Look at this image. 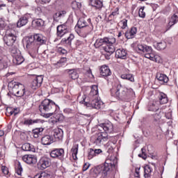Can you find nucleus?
I'll list each match as a JSON object with an SVG mask.
<instances>
[{
  "label": "nucleus",
  "instance_id": "1",
  "mask_svg": "<svg viewBox=\"0 0 178 178\" xmlns=\"http://www.w3.org/2000/svg\"><path fill=\"white\" fill-rule=\"evenodd\" d=\"M118 163V159L115 156H111L106 158L104 165H97L90 169V175L92 177L97 178L102 174V177L106 178L111 175V170L115 168Z\"/></svg>",
  "mask_w": 178,
  "mask_h": 178
},
{
  "label": "nucleus",
  "instance_id": "2",
  "mask_svg": "<svg viewBox=\"0 0 178 178\" xmlns=\"http://www.w3.org/2000/svg\"><path fill=\"white\" fill-rule=\"evenodd\" d=\"M111 92L112 97H115L118 99L126 102L130 101L136 95L133 89L124 88L122 85L118 86L116 88L111 89Z\"/></svg>",
  "mask_w": 178,
  "mask_h": 178
},
{
  "label": "nucleus",
  "instance_id": "3",
  "mask_svg": "<svg viewBox=\"0 0 178 178\" xmlns=\"http://www.w3.org/2000/svg\"><path fill=\"white\" fill-rule=\"evenodd\" d=\"M56 109H58V106L49 99L43 100L39 106V111L43 118H51L56 112Z\"/></svg>",
  "mask_w": 178,
  "mask_h": 178
},
{
  "label": "nucleus",
  "instance_id": "4",
  "mask_svg": "<svg viewBox=\"0 0 178 178\" xmlns=\"http://www.w3.org/2000/svg\"><path fill=\"white\" fill-rule=\"evenodd\" d=\"M102 45H106L103 47L104 51L108 52V55H112L116 49V39L115 38H104L97 39L95 42V48H99Z\"/></svg>",
  "mask_w": 178,
  "mask_h": 178
},
{
  "label": "nucleus",
  "instance_id": "5",
  "mask_svg": "<svg viewBox=\"0 0 178 178\" xmlns=\"http://www.w3.org/2000/svg\"><path fill=\"white\" fill-rule=\"evenodd\" d=\"M45 42V38L42 34L36 33L26 39V48L27 49H31L34 54H37L40 45H42Z\"/></svg>",
  "mask_w": 178,
  "mask_h": 178
},
{
  "label": "nucleus",
  "instance_id": "6",
  "mask_svg": "<svg viewBox=\"0 0 178 178\" xmlns=\"http://www.w3.org/2000/svg\"><path fill=\"white\" fill-rule=\"evenodd\" d=\"M136 51L138 54L144 55L145 58L152 60L154 59V54H152V47L147 44H138L136 47Z\"/></svg>",
  "mask_w": 178,
  "mask_h": 178
},
{
  "label": "nucleus",
  "instance_id": "7",
  "mask_svg": "<svg viewBox=\"0 0 178 178\" xmlns=\"http://www.w3.org/2000/svg\"><path fill=\"white\" fill-rule=\"evenodd\" d=\"M9 86H13V92L16 97H23L26 94L24 86L19 82H10Z\"/></svg>",
  "mask_w": 178,
  "mask_h": 178
},
{
  "label": "nucleus",
  "instance_id": "8",
  "mask_svg": "<svg viewBox=\"0 0 178 178\" xmlns=\"http://www.w3.org/2000/svg\"><path fill=\"white\" fill-rule=\"evenodd\" d=\"M77 26L79 29H84L86 27L87 29L86 34H88L89 31H91V30H92V24H91V19L90 18H79L77 22Z\"/></svg>",
  "mask_w": 178,
  "mask_h": 178
},
{
  "label": "nucleus",
  "instance_id": "9",
  "mask_svg": "<svg viewBox=\"0 0 178 178\" xmlns=\"http://www.w3.org/2000/svg\"><path fill=\"white\" fill-rule=\"evenodd\" d=\"M84 105L87 106L88 108H93L95 109H101L102 105H104V103L99 99L97 98H93V99H89L88 102H86L84 103Z\"/></svg>",
  "mask_w": 178,
  "mask_h": 178
},
{
  "label": "nucleus",
  "instance_id": "10",
  "mask_svg": "<svg viewBox=\"0 0 178 178\" xmlns=\"http://www.w3.org/2000/svg\"><path fill=\"white\" fill-rule=\"evenodd\" d=\"M108 140V134L105 132H102L98 134L95 138H92L93 144L95 145L100 146L102 144H104V141Z\"/></svg>",
  "mask_w": 178,
  "mask_h": 178
},
{
  "label": "nucleus",
  "instance_id": "11",
  "mask_svg": "<svg viewBox=\"0 0 178 178\" xmlns=\"http://www.w3.org/2000/svg\"><path fill=\"white\" fill-rule=\"evenodd\" d=\"M97 127L100 131L104 130L105 131L104 134H112L114 131L113 124L111 122L100 124Z\"/></svg>",
  "mask_w": 178,
  "mask_h": 178
},
{
  "label": "nucleus",
  "instance_id": "12",
  "mask_svg": "<svg viewBox=\"0 0 178 178\" xmlns=\"http://www.w3.org/2000/svg\"><path fill=\"white\" fill-rule=\"evenodd\" d=\"M44 80V77L42 75L34 76L32 78V81L31 83V88L32 90H38L41 87V84H42V81Z\"/></svg>",
  "mask_w": 178,
  "mask_h": 178
},
{
  "label": "nucleus",
  "instance_id": "13",
  "mask_svg": "<svg viewBox=\"0 0 178 178\" xmlns=\"http://www.w3.org/2000/svg\"><path fill=\"white\" fill-rule=\"evenodd\" d=\"M50 156L62 161L65 156V150L63 148L54 149L50 152Z\"/></svg>",
  "mask_w": 178,
  "mask_h": 178
},
{
  "label": "nucleus",
  "instance_id": "14",
  "mask_svg": "<svg viewBox=\"0 0 178 178\" xmlns=\"http://www.w3.org/2000/svg\"><path fill=\"white\" fill-rule=\"evenodd\" d=\"M67 34H69V26L66 23L57 26V36L62 38Z\"/></svg>",
  "mask_w": 178,
  "mask_h": 178
},
{
  "label": "nucleus",
  "instance_id": "15",
  "mask_svg": "<svg viewBox=\"0 0 178 178\" xmlns=\"http://www.w3.org/2000/svg\"><path fill=\"white\" fill-rule=\"evenodd\" d=\"M17 40V37L13 33H7L3 37V41L8 47H12Z\"/></svg>",
  "mask_w": 178,
  "mask_h": 178
},
{
  "label": "nucleus",
  "instance_id": "16",
  "mask_svg": "<svg viewBox=\"0 0 178 178\" xmlns=\"http://www.w3.org/2000/svg\"><path fill=\"white\" fill-rule=\"evenodd\" d=\"M22 160L28 165H34L37 163V156L33 154H25L22 157Z\"/></svg>",
  "mask_w": 178,
  "mask_h": 178
},
{
  "label": "nucleus",
  "instance_id": "17",
  "mask_svg": "<svg viewBox=\"0 0 178 178\" xmlns=\"http://www.w3.org/2000/svg\"><path fill=\"white\" fill-rule=\"evenodd\" d=\"M38 165L40 166L41 169H47L51 166V159L48 157H42Z\"/></svg>",
  "mask_w": 178,
  "mask_h": 178
},
{
  "label": "nucleus",
  "instance_id": "18",
  "mask_svg": "<svg viewBox=\"0 0 178 178\" xmlns=\"http://www.w3.org/2000/svg\"><path fill=\"white\" fill-rule=\"evenodd\" d=\"M98 86L93 85L91 87L90 92L88 95V99H92L93 98H97L99 97Z\"/></svg>",
  "mask_w": 178,
  "mask_h": 178
},
{
  "label": "nucleus",
  "instance_id": "19",
  "mask_svg": "<svg viewBox=\"0 0 178 178\" xmlns=\"http://www.w3.org/2000/svg\"><path fill=\"white\" fill-rule=\"evenodd\" d=\"M54 141H62L63 140V130L60 128L55 129L54 133Z\"/></svg>",
  "mask_w": 178,
  "mask_h": 178
},
{
  "label": "nucleus",
  "instance_id": "20",
  "mask_svg": "<svg viewBox=\"0 0 178 178\" xmlns=\"http://www.w3.org/2000/svg\"><path fill=\"white\" fill-rule=\"evenodd\" d=\"M136 34H137V28L132 27L124 33V36L127 40H131L136 37Z\"/></svg>",
  "mask_w": 178,
  "mask_h": 178
},
{
  "label": "nucleus",
  "instance_id": "21",
  "mask_svg": "<svg viewBox=\"0 0 178 178\" xmlns=\"http://www.w3.org/2000/svg\"><path fill=\"white\" fill-rule=\"evenodd\" d=\"M100 74L102 76V77H108L112 74V72H111V70L108 65H102L100 67Z\"/></svg>",
  "mask_w": 178,
  "mask_h": 178
},
{
  "label": "nucleus",
  "instance_id": "22",
  "mask_svg": "<svg viewBox=\"0 0 178 178\" xmlns=\"http://www.w3.org/2000/svg\"><path fill=\"white\" fill-rule=\"evenodd\" d=\"M54 142V138L49 135L44 136L41 138L42 145H51Z\"/></svg>",
  "mask_w": 178,
  "mask_h": 178
},
{
  "label": "nucleus",
  "instance_id": "23",
  "mask_svg": "<svg viewBox=\"0 0 178 178\" xmlns=\"http://www.w3.org/2000/svg\"><path fill=\"white\" fill-rule=\"evenodd\" d=\"M115 56L119 59H126L127 51L124 49H118L115 51Z\"/></svg>",
  "mask_w": 178,
  "mask_h": 178
},
{
  "label": "nucleus",
  "instance_id": "24",
  "mask_svg": "<svg viewBox=\"0 0 178 178\" xmlns=\"http://www.w3.org/2000/svg\"><path fill=\"white\" fill-rule=\"evenodd\" d=\"M27 23H29V16L24 15L23 17H21L17 21V26L23 27V26H26Z\"/></svg>",
  "mask_w": 178,
  "mask_h": 178
},
{
  "label": "nucleus",
  "instance_id": "25",
  "mask_svg": "<svg viewBox=\"0 0 178 178\" xmlns=\"http://www.w3.org/2000/svg\"><path fill=\"white\" fill-rule=\"evenodd\" d=\"M8 67V58L6 56H0V70Z\"/></svg>",
  "mask_w": 178,
  "mask_h": 178
},
{
  "label": "nucleus",
  "instance_id": "26",
  "mask_svg": "<svg viewBox=\"0 0 178 178\" xmlns=\"http://www.w3.org/2000/svg\"><path fill=\"white\" fill-rule=\"evenodd\" d=\"M162 118V113L159 112V113H156L153 114V122L154 123V124H156L157 126H159V124H161V119Z\"/></svg>",
  "mask_w": 178,
  "mask_h": 178
},
{
  "label": "nucleus",
  "instance_id": "27",
  "mask_svg": "<svg viewBox=\"0 0 178 178\" xmlns=\"http://www.w3.org/2000/svg\"><path fill=\"white\" fill-rule=\"evenodd\" d=\"M156 79L160 81L161 84H165L169 81V77L165 74H157Z\"/></svg>",
  "mask_w": 178,
  "mask_h": 178
},
{
  "label": "nucleus",
  "instance_id": "28",
  "mask_svg": "<svg viewBox=\"0 0 178 178\" xmlns=\"http://www.w3.org/2000/svg\"><path fill=\"white\" fill-rule=\"evenodd\" d=\"M159 105H161V104L159 101H154L152 103H150L149 106V111H152L153 112H156V111H159Z\"/></svg>",
  "mask_w": 178,
  "mask_h": 178
},
{
  "label": "nucleus",
  "instance_id": "29",
  "mask_svg": "<svg viewBox=\"0 0 178 178\" xmlns=\"http://www.w3.org/2000/svg\"><path fill=\"white\" fill-rule=\"evenodd\" d=\"M13 62L15 65H22L24 62V58H23L22 54H17L13 57Z\"/></svg>",
  "mask_w": 178,
  "mask_h": 178
},
{
  "label": "nucleus",
  "instance_id": "30",
  "mask_svg": "<svg viewBox=\"0 0 178 178\" xmlns=\"http://www.w3.org/2000/svg\"><path fill=\"white\" fill-rule=\"evenodd\" d=\"M89 3L96 9H101L102 8V2L100 0H89Z\"/></svg>",
  "mask_w": 178,
  "mask_h": 178
},
{
  "label": "nucleus",
  "instance_id": "31",
  "mask_svg": "<svg viewBox=\"0 0 178 178\" xmlns=\"http://www.w3.org/2000/svg\"><path fill=\"white\" fill-rule=\"evenodd\" d=\"M159 103L161 105H164V104H168V96L163 92H160L159 95Z\"/></svg>",
  "mask_w": 178,
  "mask_h": 178
},
{
  "label": "nucleus",
  "instance_id": "32",
  "mask_svg": "<svg viewBox=\"0 0 178 178\" xmlns=\"http://www.w3.org/2000/svg\"><path fill=\"white\" fill-rule=\"evenodd\" d=\"M22 149L23 151H29L31 152H35V148H34V145L30 143H24L22 146Z\"/></svg>",
  "mask_w": 178,
  "mask_h": 178
},
{
  "label": "nucleus",
  "instance_id": "33",
  "mask_svg": "<svg viewBox=\"0 0 178 178\" xmlns=\"http://www.w3.org/2000/svg\"><path fill=\"white\" fill-rule=\"evenodd\" d=\"M144 177L149 178L152 176V167L151 165H145L144 168Z\"/></svg>",
  "mask_w": 178,
  "mask_h": 178
},
{
  "label": "nucleus",
  "instance_id": "34",
  "mask_svg": "<svg viewBox=\"0 0 178 178\" xmlns=\"http://www.w3.org/2000/svg\"><path fill=\"white\" fill-rule=\"evenodd\" d=\"M74 40V35L70 33L67 38H63L61 42L63 44H67V45H72V41Z\"/></svg>",
  "mask_w": 178,
  "mask_h": 178
},
{
  "label": "nucleus",
  "instance_id": "35",
  "mask_svg": "<svg viewBox=\"0 0 178 178\" xmlns=\"http://www.w3.org/2000/svg\"><path fill=\"white\" fill-rule=\"evenodd\" d=\"M67 72L70 79H72V80H76L79 79V73H77V71H76V70H67Z\"/></svg>",
  "mask_w": 178,
  "mask_h": 178
},
{
  "label": "nucleus",
  "instance_id": "36",
  "mask_svg": "<svg viewBox=\"0 0 178 178\" xmlns=\"http://www.w3.org/2000/svg\"><path fill=\"white\" fill-rule=\"evenodd\" d=\"M34 123H44V120H26L24 122V124L26 126H30L31 124H34Z\"/></svg>",
  "mask_w": 178,
  "mask_h": 178
},
{
  "label": "nucleus",
  "instance_id": "37",
  "mask_svg": "<svg viewBox=\"0 0 178 178\" xmlns=\"http://www.w3.org/2000/svg\"><path fill=\"white\" fill-rule=\"evenodd\" d=\"M155 47L156 49L158 51H163L166 48V42H157L154 44Z\"/></svg>",
  "mask_w": 178,
  "mask_h": 178
},
{
  "label": "nucleus",
  "instance_id": "38",
  "mask_svg": "<svg viewBox=\"0 0 178 178\" xmlns=\"http://www.w3.org/2000/svg\"><path fill=\"white\" fill-rule=\"evenodd\" d=\"M177 22H178V15L174 14L170 19V21L168 22V26L170 27H172V26H175V24H176Z\"/></svg>",
  "mask_w": 178,
  "mask_h": 178
},
{
  "label": "nucleus",
  "instance_id": "39",
  "mask_svg": "<svg viewBox=\"0 0 178 178\" xmlns=\"http://www.w3.org/2000/svg\"><path fill=\"white\" fill-rule=\"evenodd\" d=\"M73 159H77V153L79 152V145H74L71 149Z\"/></svg>",
  "mask_w": 178,
  "mask_h": 178
},
{
  "label": "nucleus",
  "instance_id": "40",
  "mask_svg": "<svg viewBox=\"0 0 178 178\" xmlns=\"http://www.w3.org/2000/svg\"><path fill=\"white\" fill-rule=\"evenodd\" d=\"M42 131H44L43 128H36L33 130V137L34 138H38L40 136H42Z\"/></svg>",
  "mask_w": 178,
  "mask_h": 178
},
{
  "label": "nucleus",
  "instance_id": "41",
  "mask_svg": "<svg viewBox=\"0 0 178 178\" xmlns=\"http://www.w3.org/2000/svg\"><path fill=\"white\" fill-rule=\"evenodd\" d=\"M115 144L116 142L108 141L106 144V148L107 149L108 152H112L115 149Z\"/></svg>",
  "mask_w": 178,
  "mask_h": 178
},
{
  "label": "nucleus",
  "instance_id": "42",
  "mask_svg": "<svg viewBox=\"0 0 178 178\" xmlns=\"http://www.w3.org/2000/svg\"><path fill=\"white\" fill-rule=\"evenodd\" d=\"M32 24L34 27H42V26H44V20L41 19H34L32 22Z\"/></svg>",
  "mask_w": 178,
  "mask_h": 178
},
{
  "label": "nucleus",
  "instance_id": "43",
  "mask_svg": "<svg viewBox=\"0 0 178 178\" xmlns=\"http://www.w3.org/2000/svg\"><path fill=\"white\" fill-rule=\"evenodd\" d=\"M121 79L123 80H129V81H131L132 83L134 81V76L131 74H124L121 75Z\"/></svg>",
  "mask_w": 178,
  "mask_h": 178
},
{
  "label": "nucleus",
  "instance_id": "44",
  "mask_svg": "<svg viewBox=\"0 0 178 178\" xmlns=\"http://www.w3.org/2000/svg\"><path fill=\"white\" fill-rule=\"evenodd\" d=\"M67 62V58L66 57L61 58L59 61L56 63L58 67H62V66H65V63Z\"/></svg>",
  "mask_w": 178,
  "mask_h": 178
},
{
  "label": "nucleus",
  "instance_id": "45",
  "mask_svg": "<svg viewBox=\"0 0 178 178\" xmlns=\"http://www.w3.org/2000/svg\"><path fill=\"white\" fill-rule=\"evenodd\" d=\"M119 16V8H116L109 15L110 19H116Z\"/></svg>",
  "mask_w": 178,
  "mask_h": 178
},
{
  "label": "nucleus",
  "instance_id": "46",
  "mask_svg": "<svg viewBox=\"0 0 178 178\" xmlns=\"http://www.w3.org/2000/svg\"><path fill=\"white\" fill-rule=\"evenodd\" d=\"M119 26L121 27V29L122 30L126 29V28L127 27V19H122L120 23H119Z\"/></svg>",
  "mask_w": 178,
  "mask_h": 178
},
{
  "label": "nucleus",
  "instance_id": "47",
  "mask_svg": "<svg viewBox=\"0 0 178 178\" xmlns=\"http://www.w3.org/2000/svg\"><path fill=\"white\" fill-rule=\"evenodd\" d=\"M56 17H58L59 19H62V17H65L66 16V10H61L55 14Z\"/></svg>",
  "mask_w": 178,
  "mask_h": 178
},
{
  "label": "nucleus",
  "instance_id": "48",
  "mask_svg": "<svg viewBox=\"0 0 178 178\" xmlns=\"http://www.w3.org/2000/svg\"><path fill=\"white\" fill-rule=\"evenodd\" d=\"M23 172V168L22 167V164L18 163L17 168H16V173L18 176H22V173Z\"/></svg>",
  "mask_w": 178,
  "mask_h": 178
},
{
  "label": "nucleus",
  "instance_id": "49",
  "mask_svg": "<svg viewBox=\"0 0 178 178\" xmlns=\"http://www.w3.org/2000/svg\"><path fill=\"white\" fill-rule=\"evenodd\" d=\"M146 151L147 150H146L145 147H143L141 149L142 153L138 154L139 158H142L143 159H147V154L145 153Z\"/></svg>",
  "mask_w": 178,
  "mask_h": 178
},
{
  "label": "nucleus",
  "instance_id": "50",
  "mask_svg": "<svg viewBox=\"0 0 178 178\" xmlns=\"http://www.w3.org/2000/svg\"><path fill=\"white\" fill-rule=\"evenodd\" d=\"M72 9H80L81 8V3L77 2V1H73L72 4Z\"/></svg>",
  "mask_w": 178,
  "mask_h": 178
},
{
  "label": "nucleus",
  "instance_id": "51",
  "mask_svg": "<svg viewBox=\"0 0 178 178\" xmlns=\"http://www.w3.org/2000/svg\"><path fill=\"white\" fill-rule=\"evenodd\" d=\"M1 171L6 176H9V175H10L9 174V168L5 165H1Z\"/></svg>",
  "mask_w": 178,
  "mask_h": 178
},
{
  "label": "nucleus",
  "instance_id": "52",
  "mask_svg": "<svg viewBox=\"0 0 178 178\" xmlns=\"http://www.w3.org/2000/svg\"><path fill=\"white\" fill-rule=\"evenodd\" d=\"M152 60H153L154 62H156V63H161V62H162V60L159 55L155 54H153V59H152Z\"/></svg>",
  "mask_w": 178,
  "mask_h": 178
},
{
  "label": "nucleus",
  "instance_id": "53",
  "mask_svg": "<svg viewBox=\"0 0 178 178\" xmlns=\"http://www.w3.org/2000/svg\"><path fill=\"white\" fill-rule=\"evenodd\" d=\"M94 156H96L95 152L94 151L93 149H90L88 155V159H92Z\"/></svg>",
  "mask_w": 178,
  "mask_h": 178
},
{
  "label": "nucleus",
  "instance_id": "54",
  "mask_svg": "<svg viewBox=\"0 0 178 178\" xmlns=\"http://www.w3.org/2000/svg\"><path fill=\"white\" fill-rule=\"evenodd\" d=\"M11 54L13 55V58H15V56H17L20 54V51L17 49V48L14 47L11 49Z\"/></svg>",
  "mask_w": 178,
  "mask_h": 178
},
{
  "label": "nucleus",
  "instance_id": "55",
  "mask_svg": "<svg viewBox=\"0 0 178 178\" xmlns=\"http://www.w3.org/2000/svg\"><path fill=\"white\" fill-rule=\"evenodd\" d=\"M139 17H142V19H144V17H145V12H144V7H141L139 9Z\"/></svg>",
  "mask_w": 178,
  "mask_h": 178
},
{
  "label": "nucleus",
  "instance_id": "56",
  "mask_svg": "<svg viewBox=\"0 0 178 178\" xmlns=\"http://www.w3.org/2000/svg\"><path fill=\"white\" fill-rule=\"evenodd\" d=\"M47 174L46 172H42L40 174H37L34 176V178H47Z\"/></svg>",
  "mask_w": 178,
  "mask_h": 178
},
{
  "label": "nucleus",
  "instance_id": "57",
  "mask_svg": "<svg viewBox=\"0 0 178 178\" xmlns=\"http://www.w3.org/2000/svg\"><path fill=\"white\" fill-rule=\"evenodd\" d=\"M58 54H61V55H66V54H67V51H66V49H65L62 47L58 48Z\"/></svg>",
  "mask_w": 178,
  "mask_h": 178
},
{
  "label": "nucleus",
  "instance_id": "58",
  "mask_svg": "<svg viewBox=\"0 0 178 178\" xmlns=\"http://www.w3.org/2000/svg\"><path fill=\"white\" fill-rule=\"evenodd\" d=\"M75 44L76 47H81V45H84V42L81 40H77Z\"/></svg>",
  "mask_w": 178,
  "mask_h": 178
},
{
  "label": "nucleus",
  "instance_id": "59",
  "mask_svg": "<svg viewBox=\"0 0 178 178\" xmlns=\"http://www.w3.org/2000/svg\"><path fill=\"white\" fill-rule=\"evenodd\" d=\"M58 122H62L63 120V115L62 114H58L56 115Z\"/></svg>",
  "mask_w": 178,
  "mask_h": 178
},
{
  "label": "nucleus",
  "instance_id": "60",
  "mask_svg": "<svg viewBox=\"0 0 178 178\" xmlns=\"http://www.w3.org/2000/svg\"><path fill=\"white\" fill-rule=\"evenodd\" d=\"M88 168H90V163H86L83 165V172H86V170H87L88 169Z\"/></svg>",
  "mask_w": 178,
  "mask_h": 178
},
{
  "label": "nucleus",
  "instance_id": "61",
  "mask_svg": "<svg viewBox=\"0 0 178 178\" xmlns=\"http://www.w3.org/2000/svg\"><path fill=\"white\" fill-rule=\"evenodd\" d=\"M135 172L136 177H140V168H136L135 170Z\"/></svg>",
  "mask_w": 178,
  "mask_h": 178
},
{
  "label": "nucleus",
  "instance_id": "62",
  "mask_svg": "<svg viewBox=\"0 0 178 178\" xmlns=\"http://www.w3.org/2000/svg\"><path fill=\"white\" fill-rule=\"evenodd\" d=\"M95 151V154L97 156V155H99V154H101V152H102V150L101 149H94Z\"/></svg>",
  "mask_w": 178,
  "mask_h": 178
},
{
  "label": "nucleus",
  "instance_id": "63",
  "mask_svg": "<svg viewBox=\"0 0 178 178\" xmlns=\"http://www.w3.org/2000/svg\"><path fill=\"white\" fill-rule=\"evenodd\" d=\"M165 118H166V119H172V113H166Z\"/></svg>",
  "mask_w": 178,
  "mask_h": 178
},
{
  "label": "nucleus",
  "instance_id": "64",
  "mask_svg": "<svg viewBox=\"0 0 178 178\" xmlns=\"http://www.w3.org/2000/svg\"><path fill=\"white\" fill-rule=\"evenodd\" d=\"M123 34H124V32H123V31H119L118 35V38H120V37H122Z\"/></svg>",
  "mask_w": 178,
  "mask_h": 178
}]
</instances>
